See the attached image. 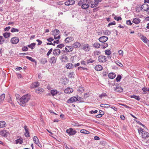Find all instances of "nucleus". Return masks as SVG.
I'll use <instances>...</instances> for the list:
<instances>
[{"label": "nucleus", "mask_w": 149, "mask_h": 149, "mask_svg": "<svg viewBox=\"0 0 149 149\" xmlns=\"http://www.w3.org/2000/svg\"><path fill=\"white\" fill-rule=\"evenodd\" d=\"M30 95L27 94L23 96L20 99H17V101L20 105L24 106L30 100Z\"/></svg>", "instance_id": "obj_1"}, {"label": "nucleus", "mask_w": 149, "mask_h": 149, "mask_svg": "<svg viewBox=\"0 0 149 149\" xmlns=\"http://www.w3.org/2000/svg\"><path fill=\"white\" fill-rule=\"evenodd\" d=\"M138 130L139 133L141 134L143 138H146L149 136L148 132H146L145 131H143L141 127L138 129Z\"/></svg>", "instance_id": "obj_2"}, {"label": "nucleus", "mask_w": 149, "mask_h": 149, "mask_svg": "<svg viewBox=\"0 0 149 149\" xmlns=\"http://www.w3.org/2000/svg\"><path fill=\"white\" fill-rule=\"evenodd\" d=\"M66 132L69 134V136L73 135L77 132V131L72 128H70L66 130Z\"/></svg>", "instance_id": "obj_3"}, {"label": "nucleus", "mask_w": 149, "mask_h": 149, "mask_svg": "<svg viewBox=\"0 0 149 149\" xmlns=\"http://www.w3.org/2000/svg\"><path fill=\"white\" fill-rule=\"evenodd\" d=\"M98 60L99 62L104 63L107 61V59L105 56L101 55L98 57Z\"/></svg>", "instance_id": "obj_4"}, {"label": "nucleus", "mask_w": 149, "mask_h": 149, "mask_svg": "<svg viewBox=\"0 0 149 149\" xmlns=\"http://www.w3.org/2000/svg\"><path fill=\"white\" fill-rule=\"evenodd\" d=\"M141 9L143 11H146L148 12V9H149V6L146 3L143 4L141 6Z\"/></svg>", "instance_id": "obj_5"}, {"label": "nucleus", "mask_w": 149, "mask_h": 149, "mask_svg": "<svg viewBox=\"0 0 149 149\" xmlns=\"http://www.w3.org/2000/svg\"><path fill=\"white\" fill-rule=\"evenodd\" d=\"M77 101V97H70L66 101L67 103H71L75 102Z\"/></svg>", "instance_id": "obj_6"}, {"label": "nucleus", "mask_w": 149, "mask_h": 149, "mask_svg": "<svg viewBox=\"0 0 149 149\" xmlns=\"http://www.w3.org/2000/svg\"><path fill=\"white\" fill-rule=\"evenodd\" d=\"M82 48L86 52L89 51L90 49L89 45L88 44H84Z\"/></svg>", "instance_id": "obj_7"}, {"label": "nucleus", "mask_w": 149, "mask_h": 149, "mask_svg": "<svg viewBox=\"0 0 149 149\" xmlns=\"http://www.w3.org/2000/svg\"><path fill=\"white\" fill-rule=\"evenodd\" d=\"M19 38L17 37H14L12 38L11 39V42L12 44H16L19 42Z\"/></svg>", "instance_id": "obj_8"}, {"label": "nucleus", "mask_w": 149, "mask_h": 149, "mask_svg": "<svg viewBox=\"0 0 149 149\" xmlns=\"http://www.w3.org/2000/svg\"><path fill=\"white\" fill-rule=\"evenodd\" d=\"M108 37L106 36H102L99 38V41L101 42H105L108 40Z\"/></svg>", "instance_id": "obj_9"}, {"label": "nucleus", "mask_w": 149, "mask_h": 149, "mask_svg": "<svg viewBox=\"0 0 149 149\" xmlns=\"http://www.w3.org/2000/svg\"><path fill=\"white\" fill-rule=\"evenodd\" d=\"M8 134V132L6 130H3L0 131V135L4 137L7 136V134Z\"/></svg>", "instance_id": "obj_10"}, {"label": "nucleus", "mask_w": 149, "mask_h": 149, "mask_svg": "<svg viewBox=\"0 0 149 149\" xmlns=\"http://www.w3.org/2000/svg\"><path fill=\"white\" fill-rule=\"evenodd\" d=\"M24 128L25 131V132L24 134L25 136L26 137H29V133L27 127L26 125H25L24 127Z\"/></svg>", "instance_id": "obj_11"}, {"label": "nucleus", "mask_w": 149, "mask_h": 149, "mask_svg": "<svg viewBox=\"0 0 149 149\" xmlns=\"http://www.w3.org/2000/svg\"><path fill=\"white\" fill-rule=\"evenodd\" d=\"M33 140L35 143H36L40 147V146L39 145L40 143L39 142V139L37 136H34L33 137Z\"/></svg>", "instance_id": "obj_12"}, {"label": "nucleus", "mask_w": 149, "mask_h": 149, "mask_svg": "<svg viewBox=\"0 0 149 149\" xmlns=\"http://www.w3.org/2000/svg\"><path fill=\"white\" fill-rule=\"evenodd\" d=\"M65 49L66 52H70L73 51V48L72 46H67L65 47Z\"/></svg>", "instance_id": "obj_13"}, {"label": "nucleus", "mask_w": 149, "mask_h": 149, "mask_svg": "<svg viewBox=\"0 0 149 149\" xmlns=\"http://www.w3.org/2000/svg\"><path fill=\"white\" fill-rule=\"evenodd\" d=\"M73 40V38L72 36L68 37L65 40V42L66 43L70 42Z\"/></svg>", "instance_id": "obj_14"}, {"label": "nucleus", "mask_w": 149, "mask_h": 149, "mask_svg": "<svg viewBox=\"0 0 149 149\" xmlns=\"http://www.w3.org/2000/svg\"><path fill=\"white\" fill-rule=\"evenodd\" d=\"M60 53L61 51L58 49H54L53 51V54L56 55H58Z\"/></svg>", "instance_id": "obj_15"}, {"label": "nucleus", "mask_w": 149, "mask_h": 149, "mask_svg": "<svg viewBox=\"0 0 149 149\" xmlns=\"http://www.w3.org/2000/svg\"><path fill=\"white\" fill-rule=\"evenodd\" d=\"M39 86V83L38 82H36L33 83L31 86V88H35Z\"/></svg>", "instance_id": "obj_16"}, {"label": "nucleus", "mask_w": 149, "mask_h": 149, "mask_svg": "<svg viewBox=\"0 0 149 149\" xmlns=\"http://www.w3.org/2000/svg\"><path fill=\"white\" fill-rule=\"evenodd\" d=\"M65 67L68 69H71L73 68L74 65L72 63H68L66 64Z\"/></svg>", "instance_id": "obj_17"}, {"label": "nucleus", "mask_w": 149, "mask_h": 149, "mask_svg": "<svg viewBox=\"0 0 149 149\" xmlns=\"http://www.w3.org/2000/svg\"><path fill=\"white\" fill-rule=\"evenodd\" d=\"M116 76L115 74L113 72L110 73L108 74L109 78L111 79H113Z\"/></svg>", "instance_id": "obj_18"}, {"label": "nucleus", "mask_w": 149, "mask_h": 149, "mask_svg": "<svg viewBox=\"0 0 149 149\" xmlns=\"http://www.w3.org/2000/svg\"><path fill=\"white\" fill-rule=\"evenodd\" d=\"M73 89L71 88H68L65 89V92L66 93H72L73 91Z\"/></svg>", "instance_id": "obj_19"}, {"label": "nucleus", "mask_w": 149, "mask_h": 149, "mask_svg": "<svg viewBox=\"0 0 149 149\" xmlns=\"http://www.w3.org/2000/svg\"><path fill=\"white\" fill-rule=\"evenodd\" d=\"M51 94L53 96L56 95L59 93V92L58 91L56 90H52L50 91Z\"/></svg>", "instance_id": "obj_20"}, {"label": "nucleus", "mask_w": 149, "mask_h": 149, "mask_svg": "<svg viewBox=\"0 0 149 149\" xmlns=\"http://www.w3.org/2000/svg\"><path fill=\"white\" fill-rule=\"evenodd\" d=\"M81 46L80 43L79 42H76L73 45V47L75 48H77L78 47H80Z\"/></svg>", "instance_id": "obj_21"}, {"label": "nucleus", "mask_w": 149, "mask_h": 149, "mask_svg": "<svg viewBox=\"0 0 149 149\" xmlns=\"http://www.w3.org/2000/svg\"><path fill=\"white\" fill-rule=\"evenodd\" d=\"M60 31L58 29H55L52 31V34L54 35H57L59 33Z\"/></svg>", "instance_id": "obj_22"}, {"label": "nucleus", "mask_w": 149, "mask_h": 149, "mask_svg": "<svg viewBox=\"0 0 149 149\" xmlns=\"http://www.w3.org/2000/svg\"><path fill=\"white\" fill-rule=\"evenodd\" d=\"M140 22V20L139 18H135L133 19L132 22L136 24H139Z\"/></svg>", "instance_id": "obj_23"}, {"label": "nucleus", "mask_w": 149, "mask_h": 149, "mask_svg": "<svg viewBox=\"0 0 149 149\" xmlns=\"http://www.w3.org/2000/svg\"><path fill=\"white\" fill-rule=\"evenodd\" d=\"M95 69L97 71H100L102 69V67L100 65H96L95 67Z\"/></svg>", "instance_id": "obj_24"}, {"label": "nucleus", "mask_w": 149, "mask_h": 149, "mask_svg": "<svg viewBox=\"0 0 149 149\" xmlns=\"http://www.w3.org/2000/svg\"><path fill=\"white\" fill-rule=\"evenodd\" d=\"M56 58L54 57H52L50 59V62L51 63H56Z\"/></svg>", "instance_id": "obj_25"}, {"label": "nucleus", "mask_w": 149, "mask_h": 149, "mask_svg": "<svg viewBox=\"0 0 149 149\" xmlns=\"http://www.w3.org/2000/svg\"><path fill=\"white\" fill-rule=\"evenodd\" d=\"M6 125V123L4 121H0V128H3L5 127Z\"/></svg>", "instance_id": "obj_26"}, {"label": "nucleus", "mask_w": 149, "mask_h": 149, "mask_svg": "<svg viewBox=\"0 0 149 149\" xmlns=\"http://www.w3.org/2000/svg\"><path fill=\"white\" fill-rule=\"evenodd\" d=\"M5 97V94H3L0 96V104H1L4 100Z\"/></svg>", "instance_id": "obj_27"}, {"label": "nucleus", "mask_w": 149, "mask_h": 149, "mask_svg": "<svg viewBox=\"0 0 149 149\" xmlns=\"http://www.w3.org/2000/svg\"><path fill=\"white\" fill-rule=\"evenodd\" d=\"M75 74L73 72H70L68 75V77L69 78H74Z\"/></svg>", "instance_id": "obj_28"}, {"label": "nucleus", "mask_w": 149, "mask_h": 149, "mask_svg": "<svg viewBox=\"0 0 149 149\" xmlns=\"http://www.w3.org/2000/svg\"><path fill=\"white\" fill-rule=\"evenodd\" d=\"M115 91L118 92H121L123 91V89L121 87H118L116 88Z\"/></svg>", "instance_id": "obj_29"}, {"label": "nucleus", "mask_w": 149, "mask_h": 149, "mask_svg": "<svg viewBox=\"0 0 149 149\" xmlns=\"http://www.w3.org/2000/svg\"><path fill=\"white\" fill-rule=\"evenodd\" d=\"M100 106L102 107L108 108L110 107V105L107 104H104L102 103L100 104Z\"/></svg>", "instance_id": "obj_30"}, {"label": "nucleus", "mask_w": 149, "mask_h": 149, "mask_svg": "<svg viewBox=\"0 0 149 149\" xmlns=\"http://www.w3.org/2000/svg\"><path fill=\"white\" fill-rule=\"evenodd\" d=\"M93 45V47L96 48H100V44L97 42L94 43Z\"/></svg>", "instance_id": "obj_31"}, {"label": "nucleus", "mask_w": 149, "mask_h": 149, "mask_svg": "<svg viewBox=\"0 0 149 149\" xmlns=\"http://www.w3.org/2000/svg\"><path fill=\"white\" fill-rule=\"evenodd\" d=\"M89 7V5L87 3H84L81 6V8L84 9H86L88 8Z\"/></svg>", "instance_id": "obj_32"}, {"label": "nucleus", "mask_w": 149, "mask_h": 149, "mask_svg": "<svg viewBox=\"0 0 149 149\" xmlns=\"http://www.w3.org/2000/svg\"><path fill=\"white\" fill-rule=\"evenodd\" d=\"M103 33L104 34L106 35H109L111 34V32L108 30H106L103 31Z\"/></svg>", "instance_id": "obj_33"}, {"label": "nucleus", "mask_w": 149, "mask_h": 149, "mask_svg": "<svg viewBox=\"0 0 149 149\" xmlns=\"http://www.w3.org/2000/svg\"><path fill=\"white\" fill-rule=\"evenodd\" d=\"M10 34H11L10 33L6 32L4 33L3 34V35L5 38H8L9 37Z\"/></svg>", "instance_id": "obj_34"}, {"label": "nucleus", "mask_w": 149, "mask_h": 149, "mask_svg": "<svg viewBox=\"0 0 149 149\" xmlns=\"http://www.w3.org/2000/svg\"><path fill=\"white\" fill-rule=\"evenodd\" d=\"M131 98H134L136 100H137L138 101H139L140 100V98L139 96L133 95H131L130 97Z\"/></svg>", "instance_id": "obj_35"}, {"label": "nucleus", "mask_w": 149, "mask_h": 149, "mask_svg": "<svg viewBox=\"0 0 149 149\" xmlns=\"http://www.w3.org/2000/svg\"><path fill=\"white\" fill-rule=\"evenodd\" d=\"M80 132L81 133L86 134H89L90 133V132L89 131H87L84 129H82L81 130Z\"/></svg>", "instance_id": "obj_36"}, {"label": "nucleus", "mask_w": 149, "mask_h": 149, "mask_svg": "<svg viewBox=\"0 0 149 149\" xmlns=\"http://www.w3.org/2000/svg\"><path fill=\"white\" fill-rule=\"evenodd\" d=\"M103 43L101 44V46L102 47V48L104 49L106 47H107L108 45L107 43L103 42Z\"/></svg>", "instance_id": "obj_37"}, {"label": "nucleus", "mask_w": 149, "mask_h": 149, "mask_svg": "<svg viewBox=\"0 0 149 149\" xmlns=\"http://www.w3.org/2000/svg\"><path fill=\"white\" fill-rule=\"evenodd\" d=\"M44 90L41 88H39L36 90V92L38 93H39L40 92H43Z\"/></svg>", "instance_id": "obj_38"}, {"label": "nucleus", "mask_w": 149, "mask_h": 149, "mask_svg": "<svg viewBox=\"0 0 149 149\" xmlns=\"http://www.w3.org/2000/svg\"><path fill=\"white\" fill-rule=\"evenodd\" d=\"M41 63L43 64H45L47 62V59L46 58H43L41 59Z\"/></svg>", "instance_id": "obj_39"}, {"label": "nucleus", "mask_w": 149, "mask_h": 149, "mask_svg": "<svg viewBox=\"0 0 149 149\" xmlns=\"http://www.w3.org/2000/svg\"><path fill=\"white\" fill-rule=\"evenodd\" d=\"M77 101H79L81 102H84L83 98L81 97H78L77 96Z\"/></svg>", "instance_id": "obj_40"}, {"label": "nucleus", "mask_w": 149, "mask_h": 149, "mask_svg": "<svg viewBox=\"0 0 149 149\" xmlns=\"http://www.w3.org/2000/svg\"><path fill=\"white\" fill-rule=\"evenodd\" d=\"M36 45V44L35 43H33L29 45H28V46L29 47L31 48V49H33V47L34 46H35Z\"/></svg>", "instance_id": "obj_41"}, {"label": "nucleus", "mask_w": 149, "mask_h": 149, "mask_svg": "<svg viewBox=\"0 0 149 149\" xmlns=\"http://www.w3.org/2000/svg\"><path fill=\"white\" fill-rule=\"evenodd\" d=\"M26 58L29 59V60H30L32 62H36L35 60V59L32 58V57L29 56H26Z\"/></svg>", "instance_id": "obj_42"}, {"label": "nucleus", "mask_w": 149, "mask_h": 149, "mask_svg": "<svg viewBox=\"0 0 149 149\" xmlns=\"http://www.w3.org/2000/svg\"><path fill=\"white\" fill-rule=\"evenodd\" d=\"M141 39L145 43H147L148 39L145 36H143Z\"/></svg>", "instance_id": "obj_43"}, {"label": "nucleus", "mask_w": 149, "mask_h": 149, "mask_svg": "<svg viewBox=\"0 0 149 149\" xmlns=\"http://www.w3.org/2000/svg\"><path fill=\"white\" fill-rule=\"evenodd\" d=\"M77 91L78 92H79L80 93H82L84 91V90L83 88L80 87L78 89Z\"/></svg>", "instance_id": "obj_44"}, {"label": "nucleus", "mask_w": 149, "mask_h": 149, "mask_svg": "<svg viewBox=\"0 0 149 149\" xmlns=\"http://www.w3.org/2000/svg\"><path fill=\"white\" fill-rule=\"evenodd\" d=\"M87 63L88 64L89 63H93L95 61L94 60H93L91 58H90L89 59L86 60Z\"/></svg>", "instance_id": "obj_45"}, {"label": "nucleus", "mask_w": 149, "mask_h": 149, "mask_svg": "<svg viewBox=\"0 0 149 149\" xmlns=\"http://www.w3.org/2000/svg\"><path fill=\"white\" fill-rule=\"evenodd\" d=\"M22 140H20L19 139L16 140L15 141V142L16 144H17L18 143H19L20 144H21L22 143Z\"/></svg>", "instance_id": "obj_46"}, {"label": "nucleus", "mask_w": 149, "mask_h": 149, "mask_svg": "<svg viewBox=\"0 0 149 149\" xmlns=\"http://www.w3.org/2000/svg\"><path fill=\"white\" fill-rule=\"evenodd\" d=\"M105 52V54L108 55H110L111 53V51L109 50H106Z\"/></svg>", "instance_id": "obj_47"}, {"label": "nucleus", "mask_w": 149, "mask_h": 149, "mask_svg": "<svg viewBox=\"0 0 149 149\" xmlns=\"http://www.w3.org/2000/svg\"><path fill=\"white\" fill-rule=\"evenodd\" d=\"M121 78V76L120 75H118L116 78V79L117 81H119Z\"/></svg>", "instance_id": "obj_48"}, {"label": "nucleus", "mask_w": 149, "mask_h": 149, "mask_svg": "<svg viewBox=\"0 0 149 149\" xmlns=\"http://www.w3.org/2000/svg\"><path fill=\"white\" fill-rule=\"evenodd\" d=\"M19 30L17 29H15L14 28H12L11 31L12 32H18Z\"/></svg>", "instance_id": "obj_49"}, {"label": "nucleus", "mask_w": 149, "mask_h": 149, "mask_svg": "<svg viewBox=\"0 0 149 149\" xmlns=\"http://www.w3.org/2000/svg\"><path fill=\"white\" fill-rule=\"evenodd\" d=\"M98 4L97 3H95V4L93 3H92L91 5V8H94L95 7L97 6Z\"/></svg>", "instance_id": "obj_50"}, {"label": "nucleus", "mask_w": 149, "mask_h": 149, "mask_svg": "<svg viewBox=\"0 0 149 149\" xmlns=\"http://www.w3.org/2000/svg\"><path fill=\"white\" fill-rule=\"evenodd\" d=\"M100 54V52L97 51H95L94 52V55L95 56L98 55Z\"/></svg>", "instance_id": "obj_51"}, {"label": "nucleus", "mask_w": 149, "mask_h": 149, "mask_svg": "<svg viewBox=\"0 0 149 149\" xmlns=\"http://www.w3.org/2000/svg\"><path fill=\"white\" fill-rule=\"evenodd\" d=\"M116 63L120 67H122L123 66V64L118 61H116Z\"/></svg>", "instance_id": "obj_52"}, {"label": "nucleus", "mask_w": 149, "mask_h": 149, "mask_svg": "<svg viewBox=\"0 0 149 149\" xmlns=\"http://www.w3.org/2000/svg\"><path fill=\"white\" fill-rule=\"evenodd\" d=\"M65 46L64 44H60L57 46V47L61 49L63 47Z\"/></svg>", "instance_id": "obj_53"}, {"label": "nucleus", "mask_w": 149, "mask_h": 149, "mask_svg": "<svg viewBox=\"0 0 149 149\" xmlns=\"http://www.w3.org/2000/svg\"><path fill=\"white\" fill-rule=\"evenodd\" d=\"M22 50L23 51H28V49L27 47L26 46H24V47H23L22 48Z\"/></svg>", "instance_id": "obj_54"}, {"label": "nucleus", "mask_w": 149, "mask_h": 149, "mask_svg": "<svg viewBox=\"0 0 149 149\" xmlns=\"http://www.w3.org/2000/svg\"><path fill=\"white\" fill-rule=\"evenodd\" d=\"M114 19L118 21L120 20H121L122 19L120 17H117L116 16L114 17Z\"/></svg>", "instance_id": "obj_55"}, {"label": "nucleus", "mask_w": 149, "mask_h": 149, "mask_svg": "<svg viewBox=\"0 0 149 149\" xmlns=\"http://www.w3.org/2000/svg\"><path fill=\"white\" fill-rule=\"evenodd\" d=\"M84 2H86L87 4H89L91 3L92 1H91V0H84Z\"/></svg>", "instance_id": "obj_56"}, {"label": "nucleus", "mask_w": 149, "mask_h": 149, "mask_svg": "<svg viewBox=\"0 0 149 149\" xmlns=\"http://www.w3.org/2000/svg\"><path fill=\"white\" fill-rule=\"evenodd\" d=\"M3 38V36H0V44H2L3 42L4 41Z\"/></svg>", "instance_id": "obj_57"}, {"label": "nucleus", "mask_w": 149, "mask_h": 149, "mask_svg": "<svg viewBox=\"0 0 149 149\" xmlns=\"http://www.w3.org/2000/svg\"><path fill=\"white\" fill-rule=\"evenodd\" d=\"M63 61L65 62L67 61L68 59V57L66 56H65L64 57H63Z\"/></svg>", "instance_id": "obj_58"}, {"label": "nucleus", "mask_w": 149, "mask_h": 149, "mask_svg": "<svg viewBox=\"0 0 149 149\" xmlns=\"http://www.w3.org/2000/svg\"><path fill=\"white\" fill-rule=\"evenodd\" d=\"M52 48H51V49H49V51L48 52H47V56H49V54H50L52 52Z\"/></svg>", "instance_id": "obj_59"}, {"label": "nucleus", "mask_w": 149, "mask_h": 149, "mask_svg": "<svg viewBox=\"0 0 149 149\" xmlns=\"http://www.w3.org/2000/svg\"><path fill=\"white\" fill-rule=\"evenodd\" d=\"M47 40L48 41L50 42L54 40V39L52 38H47Z\"/></svg>", "instance_id": "obj_60"}, {"label": "nucleus", "mask_w": 149, "mask_h": 149, "mask_svg": "<svg viewBox=\"0 0 149 149\" xmlns=\"http://www.w3.org/2000/svg\"><path fill=\"white\" fill-rule=\"evenodd\" d=\"M126 24H128V25H131L132 24V23H131V21H130V20H128L127 21Z\"/></svg>", "instance_id": "obj_61"}, {"label": "nucleus", "mask_w": 149, "mask_h": 149, "mask_svg": "<svg viewBox=\"0 0 149 149\" xmlns=\"http://www.w3.org/2000/svg\"><path fill=\"white\" fill-rule=\"evenodd\" d=\"M107 96L106 93H102V94L99 96L100 98H102V97L106 96Z\"/></svg>", "instance_id": "obj_62"}, {"label": "nucleus", "mask_w": 149, "mask_h": 149, "mask_svg": "<svg viewBox=\"0 0 149 149\" xmlns=\"http://www.w3.org/2000/svg\"><path fill=\"white\" fill-rule=\"evenodd\" d=\"M115 24H116V23H115V22L113 21L111 22L108 25V26H110V25H115Z\"/></svg>", "instance_id": "obj_63"}, {"label": "nucleus", "mask_w": 149, "mask_h": 149, "mask_svg": "<svg viewBox=\"0 0 149 149\" xmlns=\"http://www.w3.org/2000/svg\"><path fill=\"white\" fill-rule=\"evenodd\" d=\"M89 93H85L84 94V97L86 99L87 97L89 96V95L88 94Z\"/></svg>", "instance_id": "obj_64"}]
</instances>
